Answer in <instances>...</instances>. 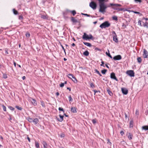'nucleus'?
<instances>
[{
	"mask_svg": "<svg viewBox=\"0 0 148 148\" xmlns=\"http://www.w3.org/2000/svg\"><path fill=\"white\" fill-rule=\"evenodd\" d=\"M99 6L100 7L99 12L102 13L105 12V10L107 8V6L104 3L99 4Z\"/></svg>",
	"mask_w": 148,
	"mask_h": 148,
	"instance_id": "f257e3e1",
	"label": "nucleus"
},
{
	"mask_svg": "<svg viewBox=\"0 0 148 148\" xmlns=\"http://www.w3.org/2000/svg\"><path fill=\"white\" fill-rule=\"evenodd\" d=\"M93 38V37L91 34H90L89 35H88L85 33H84V35L82 36V38L86 40L92 39Z\"/></svg>",
	"mask_w": 148,
	"mask_h": 148,
	"instance_id": "f03ea898",
	"label": "nucleus"
},
{
	"mask_svg": "<svg viewBox=\"0 0 148 148\" xmlns=\"http://www.w3.org/2000/svg\"><path fill=\"white\" fill-rule=\"evenodd\" d=\"M110 26V24L108 21H106L102 23L100 25V27L102 29L105 28Z\"/></svg>",
	"mask_w": 148,
	"mask_h": 148,
	"instance_id": "7ed1b4c3",
	"label": "nucleus"
},
{
	"mask_svg": "<svg viewBox=\"0 0 148 148\" xmlns=\"http://www.w3.org/2000/svg\"><path fill=\"white\" fill-rule=\"evenodd\" d=\"M110 5L111 6H113V8L119 11L120 8H118V7L121 6V5L118 4L110 3Z\"/></svg>",
	"mask_w": 148,
	"mask_h": 148,
	"instance_id": "20e7f679",
	"label": "nucleus"
},
{
	"mask_svg": "<svg viewBox=\"0 0 148 148\" xmlns=\"http://www.w3.org/2000/svg\"><path fill=\"white\" fill-rule=\"evenodd\" d=\"M90 6L93 10H95L97 7V5L94 1H91L89 4Z\"/></svg>",
	"mask_w": 148,
	"mask_h": 148,
	"instance_id": "39448f33",
	"label": "nucleus"
},
{
	"mask_svg": "<svg viewBox=\"0 0 148 148\" xmlns=\"http://www.w3.org/2000/svg\"><path fill=\"white\" fill-rule=\"evenodd\" d=\"M126 73L131 77H134V73L133 70L127 71H126Z\"/></svg>",
	"mask_w": 148,
	"mask_h": 148,
	"instance_id": "423d86ee",
	"label": "nucleus"
},
{
	"mask_svg": "<svg viewBox=\"0 0 148 148\" xmlns=\"http://www.w3.org/2000/svg\"><path fill=\"white\" fill-rule=\"evenodd\" d=\"M29 101H31L32 103L34 106H36L37 105V102L35 100L32 98H30L29 99Z\"/></svg>",
	"mask_w": 148,
	"mask_h": 148,
	"instance_id": "0eeeda50",
	"label": "nucleus"
},
{
	"mask_svg": "<svg viewBox=\"0 0 148 148\" xmlns=\"http://www.w3.org/2000/svg\"><path fill=\"white\" fill-rule=\"evenodd\" d=\"M143 56L144 58H146L148 57V52L145 49H144Z\"/></svg>",
	"mask_w": 148,
	"mask_h": 148,
	"instance_id": "6e6552de",
	"label": "nucleus"
},
{
	"mask_svg": "<svg viewBox=\"0 0 148 148\" xmlns=\"http://www.w3.org/2000/svg\"><path fill=\"white\" fill-rule=\"evenodd\" d=\"M121 58L122 57L120 55L115 56L113 58V59L115 60H121Z\"/></svg>",
	"mask_w": 148,
	"mask_h": 148,
	"instance_id": "1a4fd4ad",
	"label": "nucleus"
},
{
	"mask_svg": "<svg viewBox=\"0 0 148 148\" xmlns=\"http://www.w3.org/2000/svg\"><path fill=\"white\" fill-rule=\"evenodd\" d=\"M110 78L112 79H115L116 81H118V79L116 77L115 73L113 72L112 73L110 74Z\"/></svg>",
	"mask_w": 148,
	"mask_h": 148,
	"instance_id": "9d476101",
	"label": "nucleus"
},
{
	"mask_svg": "<svg viewBox=\"0 0 148 148\" xmlns=\"http://www.w3.org/2000/svg\"><path fill=\"white\" fill-rule=\"evenodd\" d=\"M122 93L125 94L127 95L128 92V91L126 88H122L121 89Z\"/></svg>",
	"mask_w": 148,
	"mask_h": 148,
	"instance_id": "9b49d317",
	"label": "nucleus"
},
{
	"mask_svg": "<svg viewBox=\"0 0 148 148\" xmlns=\"http://www.w3.org/2000/svg\"><path fill=\"white\" fill-rule=\"evenodd\" d=\"M142 130H148V125L147 126H143L142 127Z\"/></svg>",
	"mask_w": 148,
	"mask_h": 148,
	"instance_id": "f8f14e48",
	"label": "nucleus"
},
{
	"mask_svg": "<svg viewBox=\"0 0 148 148\" xmlns=\"http://www.w3.org/2000/svg\"><path fill=\"white\" fill-rule=\"evenodd\" d=\"M71 111L72 112L74 113H75L77 112L76 110L75 107L72 108L71 109Z\"/></svg>",
	"mask_w": 148,
	"mask_h": 148,
	"instance_id": "ddd939ff",
	"label": "nucleus"
},
{
	"mask_svg": "<svg viewBox=\"0 0 148 148\" xmlns=\"http://www.w3.org/2000/svg\"><path fill=\"white\" fill-rule=\"evenodd\" d=\"M113 37V40L116 42H118V39L117 38V36H114Z\"/></svg>",
	"mask_w": 148,
	"mask_h": 148,
	"instance_id": "4468645a",
	"label": "nucleus"
},
{
	"mask_svg": "<svg viewBox=\"0 0 148 148\" xmlns=\"http://www.w3.org/2000/svg\"><path fill=\"white\" fill-rule=\"evenodd\" d=\"M83 43L89 47H90L91 46V45L90 43L87 42H84Z\"/></svg>",
	"mask_w": 148,
	"mask_h": 148,
	"instance_id": "2eb2a0df",
	"label": "nucleus"
},
{
	"mask_svg": "<svg viewBox=\"0 0 148 148\" xmlns=\"http://www.w3.org/2000/svg\"><path fill=\"white\" fill-rule=\"evenodd\" d=\"M38 119L37 118L33 119V122L35 124H37L38 122Z\"/></svg>",
	"mask_w": 148,
	"mask_h": 148,
	"instance_id": "dca6fc26",
	"label": "nucleus"
},
{
	"mask_svg": "<svg viewBox=\"0 0 148 148\" xmlns=\"http://www.w3.org/2000/svg\"><path fill=\"white\" fill-rule=\"evenodd\" d=\"M143 26L144 27H146L148 28V21H146L145 23H144Z\"/></svg>",
	"mask_w": 148,
	"mask_h": 148,
	"instance_id": "f3484780",
	"label": "nucleus"
},
{
	"mask_svg": "<svg viewBox=\"0 0 148 148\" xmlns=\"http://www.w3.org/2000/svg\"><path fill=\"white\" fill-rule=\"evenodd\" d=\"M59 116H60V119L58 120L59 121H60V122H61L63 120L64 116H62L61 114H60L59 115Z\"/></svg>",
	"mask_w": 148,
	"mask_h": 148,
	"instance_id": "a211bd4d",
	"label": "nucleus"
},
{
	"mask_svg": "<svg viewBox=\"0 0 148 148\" xmlns=\"http://www.w3.org/2000/svg\"><path fill=\"white\" fill-rule=\"evenodd\" d=\"M42 144L43 145V148H47V144L46 142L45 141H43Z\"/></svg>",
	"mask_w": 148,
	"mask_h": 148,
	"instance_id": "6ab92c4d",
	"label": "nucleus"
},
{
	"mask_svg": "<svg viewBox=\"0 0 148 148\" xmlns=\"http://www.w3.org/2000/svg\"><path fill=\"white\" fill-rule=\"evenodd\" d=\"M89 52L87 51H86L83 53V54L86 56H87L89 55Z\"/></svg>",
	"mask_w": 148,
	"mask_h": 148,
	"instance_id": "aec40b11",
	"label": "nucleus"
},
{
	"mask_svg": "<svg viewBox=\"0 0 148 148\" xmlns=\"http://www.w3.org/2000/svg\"><path fill=\"white\" fill-rule=\"evenodd\" d=\"M108 53L107 52H106V54L109 57H110V58H112V57L110 55V54L109 53V51L108 50Z\"/></svg>",
	"mask_w": 148,
	"mask_h": 148,
	"instance_id": "412c9836",
	"label": "nucleus"
},
{
	"mask_svg": "<svg viewBox=\"0 0 148 148\" xmlns=\"http://www.w3.org/2000/svg\"><path fill=\"white\" fill-rule=\"evenodd\" d=\"M71 21L73 23H76L77 22V21L76 19H75L74 17H72L71 18Z\"/></svg>",
	"mask_w": 148,
	"mask_h": 148,
	"instance_id": "4be33fe9",
	"label": "nucleus"
},
{
	"mask_svg": "<svg viewBox=\"0 0 148 148\" xmlns=\"http://www.w3.org/2000/svg\"><path fill=\"white\" fill-rule=\"evenodd\" d=\"M35 146L36 148H38L39 147V144L38 142L35 141Z\"/></svg>",
	"mask_w": 148,
	"mask_h": 148,
	"instance_id": "5701e85b",
	"label": "nucleus"
},
{
	"mask_svg": "<svg viewBox=\"0 0 148 148\" xmlns=\"http://www.w3.org/2000/svg\"><path fill=\"white\" fill-rule=\"evenodd\" d=\"M129 135L128 136V137L130 140H131L132 139V135L130 133H129L128 134Z\"/></svg>",
	"mask_w": 148,
	"mask_h": 148,
	"instance_id": "b1692460",
	"label": "nucleus"
},
{
	"mask_svg": "<svg viewBox=\"0 0 148 148\" xmlns=\"http://www.w3.org/2000/svg\"><path fill=\"white\" fill-rule=\"evenodd\" d=\"M99 2V4L101 3H104L105 1H107L106 0H98Z\"/></svg>",
	"mask_w": 148,
	"mask_h": 148,
	"instance_id": "393cba45",
	"label": "nucleus"
},
{
	"mask_svg": "<svg viewBox=\"0 0 148 148\" xmlns=\"http://www.w3.org/2000/svg\"><path fill=\"white\" fill-rule=\"evenodd\" d=\"M74 76L72 74H69L68 75V77L72 79Z\"/></svg>",
	"mask_w": 148,
	"mask_h": 148,
	"instance_id": "a878e982",
	"label": "nucleus"
},
{
	"mask_svg": "<svg viewBox=\"0 0 148 148\" xmlns=\"http://www.w3.org/2000/svg\"><path fill=\"white\" fill-rule=\"evenodd\" d=\"M107 71V70L106 69H104L103 70H102L101 71V73L103 74H105L106 72Z\"/></svg>",
	"mask_w": 148,
	"mask_h": 148,
	"instance_id": "bb28decb",
	"label": "nucleus"
},
{
	"mask_svg": "<svg viewBox=\"0 0 148 148\" xmlns=\"http://www.w3.org/2000/svg\"><path fill=\"white\" fill-rule=\"evenodd\" d=\"M72 80L75 83H76L77 82L76 79L74 76L72 78Z\"/></svg>",
	"mask_w": 148,
	"mask_h": 148,
	"instance_id": "cd10ccee",
	"label": "nucleus"
},
{
	"mask_svg": "<svg viewBox=\"0 0 148 148\" xmlns=\"http://www.w3.org/2000/svg\"><path fill=\"white\" fill-rule=\"evenodd\" d=\"M33 118H29L27 120L29 122L32 123L33 122Z\"/></svg>",
	"mask_w": 148,
	"mask_h": 148,
	"instance_id": "c85d7f7f",
	"label": "nucleus"
},
{
	"mask_svg": "<svg viewBox=\"0 0 148 148\" xmlns=\"http://www.w3.org/2000/svg\"><path fill=\"white\" fill-rule=\"evenodd\" d=\"M137 60L138 62L139 63H140L142 61V59L140 57H138L137 58Z\"/></svg>",
	"mask_w": 148,
	"mask_h": 148,
	"instance_id": "c756f323",
	"label": "nucleus"
},
{
	"mask_svg": "<svg viewBox=\"0 0 148 148\" xmlns=\"http://www.w3.org/2000/svg\"><path fill=\"white\" fill-rule=\"evenodd\" d=\"M41 17L42 18L44 19H46L47 18V16L44 15H41Z\"/></svg>",
	"mask_w": 148,
	"mask_h": 148,
	"instance_id": "7c9ffc66",
	"label": "nucleus"
},
{
	"mask_svg": "<svg viewBox=\"0 0 148 148\" xmlns=\"http://www.w3.org/2000/svg\"><path fill=\"white\" fill-rule=\"evenodd\" d=\"M13 11L14 13L16 15L18 14V12L15 9H13Z\"/></svg>",
	"mask_w": 148,
	"mask_h": 148,
	"instance_id": "2f4dec72",
	"label": "nucleus"
},
{
	"mask_svg": "<svg viewBox=\"0 0 148 148\" xmlns=\"http://www.w3.org/2000/svg\"><path fill=\"white\" fill-rule=\"evenodd\" d=\"M107 91L110 95L111 96L112 95V93L110 90H108Z\"/></svg>",
	"mask_w": 148,
	"mask_h": 148,
	"instance_id": "473e14b6",
	"label": "nucleus"
},
{
	"mask_svg": "<svg viewBox=\"0 0 148 148\" xmlns=\"http://www.w3.org/2000/svg\"><path fill=\"white\" fill-rule=\"evenodd\" d=\"M112 18L113 20H115V21H117L118 20L117 17L116 16H114L112 17Z\"/></svg>",
	"mask_w": 148,
	"mask_h": 148,
	"instance_id": "72a5a7b5",
	"label": "nucleus"
},
{
	"mask_svg": "<svg viewBox=\"0 0 148 148\" xmlns=\"http://www.w3.org/2000/svg\"><path fill=\"white\" fill-rule=\"evenodd\" d=\"M90 85L91 87L93 88H94L95 87V86L94 84H93V83H91L90 84Z\"/></svg>",
	"mask_w": 148,
	"mask_h": 148,
	"instance_id": "f704fd0d",
	"label": "nucleus"
},
{
	"mask_svg": "<svg viewBox=\"0 0 148 148\" xmlns=\"http://www.w3.org/2000/svg\"><path fill=\"white\" fill-rule=\"evenodd\" d=\"M69 101H73V99L71 98V95L69 96Z\"/></svg>",
	"mask_w": 148,
	"mask_h": 148,
	"instance_id": "c9c22d12",
	"label": "nucleus"
},
{
	"mask_svg": "<svg viewBox=\"0 0 148 148\" xmlns=\"http://www.w3.org/2000/svg\"><path fill=\"white\" fill-rule=\"evenodd\" d=\"M7 75H6V74H3V78L4 79H6V78H7Z\"/></svg>",
	"mask_w": 148,
	"mask_h": 148,
	"instance_id": "e433bc0d",
	"label": "nucleus"
},
{
	"mask_svg": "<svg viewBox=\"0 0 148 148\" xmlns=\"http://www.w3.org/2000/svg\"><path fill=\"white\" fill-rule=\"evenodd\" d=\"M133 123V121H131L130 122V127H132Z\"/></svg>",
	"mask_w": 148,
	"mask_h": 148,
	"instance_id": "4c0bfd02",
	"label": "nucleus"
},
{
	"mask_svg": "<svg viewBox=\"0 0 148 148\" xmlns=\"http://www.w3.org/2000/svg\"><path fill=\"white\" fill-rule=\"evenodd\" d=\"M16 107L18 109V110H22V108H21V107H19V106H16Z\"/></svg>",
	"mask_w": 148,
	"mask_h": 148,
	"instance_id": "58836bf2",
	"label": "nucleus"
},
{
	"mask_svg": "<svg viewBox=\"0 0 148 148\" xmlns=\"http://www.w3.org/2000/svg\"><path fill=\"white\" fill-rule=\"evenodd\" d=\"M71 12L73 16H74L76 14V12L75 10L72 11Z\"/></svg>",
	"mask_w": 148,
	"mask_h": 148,
	"instance_id": "ea45409f",
	"label": "nucleus"
},
{
	"mask_svg": "<svg viewBox=\"0 0 148 148\" xmlns=\"http://www.w3.org/2000/svg\"><path fill=\"white\" fill-rule=\"evenodd\" d=\"M64 83H61L60 84V86L61 87H62L64 86Z\"/></svg>",
	"mask_w": 148,
	"mask_h": 148,
	"instance_id": "a19ab883",
	"label": "nucleus"
},
{
	"mask_svg": "<svg viewBox=\"0 0 148 148\" xmlns=\"http://www.w3.org/2000/svg\"><path fill=\"white\" fill-rule=\"evenodd\" d=\"M138 25H139L141 26H142V25L141 24V21H140V20H139L138 21Z\"/></svg>",
	"mask_w": 148,
	"mask_h": 148,
	"instance_id": "79ce46f5",
	"label": "nucleus"
},
{
	"mask_svg": "<svg viewBox=\"0 0 148 148\" xmlns=\"http://www.w3.org/2000/svg\"><path fill=\"white\" fill-rule=\"evenodd\" d=\"M2 107L3 108V110L5 111H6V108L5 107L4 105H3Z\"/></svg>",
	"mask_w": 148,
	"mask_h": 148,
	"instance_id": "37998d69",
	"label": "nucleus"
},
{
	"mask_svg": "<svg viewBox=\"0 0 148 148\" xmlns=\"http://www.w3.org/2000/svg\"><path fill=\"white\" fill-rule=\"evenodd\" d=\"M134 1L136 3L139 2L140 3L141 2V0H134Z\"/></svg>",
	"mask_w": 148,
	"mask_h": 148,
	"instance_id": "c03bdc74",
	"label": "nucleus"
},
{
	"mask_svg": "<svg viewBox=\"0 0 148 148\" xmlns=\"http://www.w3.org/2000/svg\"><path fill=\"white\" fill-rule=\"evenodd\" d=\"M26 36L27 37H29L30 36V35L29 33H26Z\"/></svg>",
	"mask_w": 148,
	"mask_h": 148,
	"instance_id": "a18cd8bd",
	"label": "nucleus"
},
{
	"mask_svg": "<svg viewBox=\"0 0 148 148\" xmlns=\"http://www.w3.org/2000/svg\"><path fill=\"white\" fill-rule=\"evenodd\" d=\"M41 105H42V106L43 107H45V103H44V102H43L42 101H41Z\"/></svg>",
	"mask_w": 148,
	"mask_h": 148,
	"instance_id": "49530a36",
	"label": "nucleus"
},
{
	"mask_svg": "<svg viewBox=\"0 0 148 148\" xmlns=\"http://www.w3.org/2000/svg\"><path fill=\"white\" fill-rule=\"evenodd\" d=\"M108 142L107 143L108 144H109L110 145H111L112 144V143L110 142V140L109 139H108L107 140Z\"/></svg>",
	"mask_w": 148,
	"mask_h": 148,
	"instance_id": "de8ad7c7",
	"label": "nucleus"
},
{
	"mask_svg": "<svg viewBox=\"0 0 148 148\" xmlns=\"http://www.w3.org/2000/svg\"><path fill=\"white\" fill-rule=\"evenodd\" d=\"M65 136V135L64 134H63V133H62L61 134V135H60V137H62V138H63V137H64Z\"/></svg>",
	"mask_w": 148,
	"mask_h": 148,
	"instance_id": "09e8293b",
	"label": "nucleus"
},
{
	"mask_svg": "<svg viewBox=\"0 0 148 148\" xmlns=\"http://www.w3.org/2000/svg\"><path fill=\"white\" fill-rule=\"evenodd\" d=\"M139 114V112L138 110H136V111L135 115H138Z\"/></svg>",
	"mask_w": 148,
	"mask_h": 148,
	"instance_id": "8fccbe9b",
	"label": "nucleus"
},
{
	"mask_svg": "<svg viewBox=\"0 0 148 148\" xmlns=\"http://www.w3.org/2000/svg\"><path fill=\"white\" fill-rule=\"evenodd\" d=\"M58 110L60 111H63V112H64V110L62 108L60 107H59L58 108Z\"/></svg>",
	"mask_w": 148,
	"mask_h": 148,
	"instance_id": "3c124183",
	"label": "nucleus"
},
{
	"mask_svg": "<svg viewBox=\"0 0 148 148\" xmlns=\"http://www.w3.org/2000/svg\"><path fill=\"white\" fill-rule=\"evenodd\" d=\"M92 122L93 123L95 124L96 123V121L95 119H93L92 120Z\"/></svg>",
	"mask_w": 148,
	"mask_h": 148,
	"instance_id": "603ef678",
	"label": "nucleus"
},
{
	"mask_svg": "<svg viewBox=\"0 0 148 148\" xmlns=\"http://www.w3.org/2000/svg\"><path fill=\"white\" fill-rule=\"evenodd\" d=\"M9 108L10 109V110H14V108L11 106Z\"/></svg>",
	"mask_w": 148,
	"mask_h": 148,
	"instance_id": "864d4df0",
	"label": "nucleus"
},
{
	"mask_svg": "<svg viewBox=\"0 0 148 148\" xmlns=\"http://www.w3.org/2000/svg\"><path fill=\"white\" fill-rule=\"evenodd\" d=\"M93 91L95 93H94V95H95V93H96V92H97L98 91L96 90H93ZM98 92H100V91H98Z\"/></svg>",
	"mask_w": 148,
	"mask_h": 148,
	"instance_id": "5fc2aeb1",
	"label": "nucleus"
},
{
	"mask_svg": "<svg viewBox=\"0 0 148 148\" xmlns=\"http://www.w3.org/2000/svg\"><path fill=\"white\" fill-rule=\"evenodd\" d=\"M132 12H133L135 14H140V13L139 12H136V11H132Z\"/></svg>",
	"mask_w": 148,
	"mask_h": 148,
	"instance_id": "6e6d98bb",
	"label": "nucleus"
},
{
	"mask_svg": "<svg viewBox=\"0 0 148 148\" xmlns=\"http://www.w3.org/2000/svg\"><path fill=\"white\" fill-rule=\"evenodd\" d=\"M95 71L96 72V73H97L98 74H99V72L97 69H95Z\"/></svg>",
	"mask_w": 148,
	"mask_h": 148,
	"instance_id": "4d7b16f0",
	"label": "nucleus"
},
{
	"mask_svg": "<svg viewBox=\"0 0 148 148\" xmlns=\"http://www.w3.org/2000/svg\"><path fill=\"white\" fill-rule=\"evenodd\" d=\"M104 64V62L103 61H102L101 62V64L100 65L101 66H104L103 65Z\"/></svg>",
	"mask_w": 148,
	"mask_h": 148,
	"instance_id": "13d9d810",
	"label": "nucleus"
},
{
	"mask_svg": "<svg viewBox=\"0 0 148 148\" xmlns=\"http://www.w3.org/2000/svg\"><path fill=\"white\" fill-rule=\"evenodd\" d=\"M84 15L85 16H90L89 14H84Z\"/></svg>",
	"mask_w": 148,
	"mask_h": 148,
	"instance_id": "bf43d9fd",
	"label": "nucleus"
},
{
	"mask_svg": "<svg viewBox=\"0 0 148 148\" xmlns=\"http://www.w3.org/2000/svg\"><path fill=\"white\" fill-rule=\"evenodd\" d=\"M120 133L121 135H123L124 134V132L123 131H121L120 132Z\"/></svg>",
	"mask_w": 148,
	"mask_h": 148,
	"instance_id": "052dcab7",
	"label": "nucleus"
},
{
	"mask_svg": "<svg viewBox=\"0 0 148 148\" xmlns=\"http://www.w3.org/2000/svg\"><path fill=\"white\" fill-rule=\"evenodd\" d=\"M27 139H28V140L29 141V142H30V138H29L28 137H27Z\"/></svg>",
	"mask_w": 148,
	"mask_h": 148,
	"instance_id": "680f3d73",
	"label": "nucleus"
},
{
	"mask_svg": "<svg viewBox=\"0 0 148 148\" xmlns=\"http://www.w3.org/2000/svg\"><path fill=\"white\" fill-rule=\"evenodd\" d=\"M56 95L57 96H58L59 95V93L58 92L56 93Z\"/></svg>",
	"mask_w": 148,
	"mask_h": 148,
	"instance_id": "e2e57ef3",
	"label": "nucleus"
},
{
	"mask_svg": "<svg viewBox=\"0 0 148 148\" xmlns=\"http://www.w3.org/2000/svg\"><path fill=\"white\" fill-rule=\"evenodd\" d=\"M25 77L24 76H23V77H22V79L23 80H24L25 79Z\"/></svg>",
	"mask_w": 148,
	"mask_h": 148,
	"instance_id": "0e129e2a",
	"label": "nucleus"
},
{
	"mask_svg": "<svg viewBox=\"0 0 148 148\" xmlns=\"http://www.w3.org/2000/svg\"><path fill=\"white\" fill-rule=\"evenodd\" d=\"M67 89H68L69 91H70L71 90V88H69V87L67 88Z\"/></svg>",
	"mask_w": 148,
	"mask_h": 148,
	"instance_id": "69168bd1",
	"label": "nucleus"
},
{
	"mask_svg": "<svg viewBox=\"0 0 148 148\" xmlns=\"http://www.w3.org/2000/svg\"><path fill=\"white\" fill-rule=\"evenodd\" d=\"M124 9L123 8H120L119 11H123V10Z\"/></svg>",
	"mask_w": 148,
	"mask_h": 148,
	"instance_id": "338daca9",
	"label": "nucleus"
},
{
	"mask_svg": "<svg viewBox=\"0 0 148 148\" xmlns=\"http://www.w3.org/2000/svg\"><path fill=\"white\" fill-rule=\"evenodd\" d=\"M143 19H145L146 21H148V18H143Z\"/></svg>",
	"mask_w": 148,
	"mask_h": 148,
	"instance_id": "774afa93",
	"label": "nucleus"
}]
</instances>
